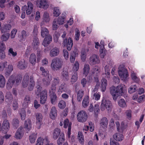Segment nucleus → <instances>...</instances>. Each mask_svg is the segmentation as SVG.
<instances>
[{
	"instance_id": "obj_1",
	"label": "nucleus",
	"mask_w": 145,
	"mask_h": 145,
	"mask_svg": "<svg viewBox=\"0 0 145 145\" xmlns=\"http://www.w3.org/2000/svg\"><path fill=\"white\" fill-rule=\"evenodd\" d=\"M110 93L114 101H116L118 97L123 95L127 92L126 86L123 84H120L117 87L112 86L110 88Z\"/></svg>"
},
{
	"instance_id": "obj_2",
	"label": "nucleus",
	"mask_w": 145,
	"mask_h": 145,
	"mask_svg": "<svg viewBox=\"0 0 145 145\" xmlns=\"http://www.w3.org/2000/svg\"><path fill=\"white\" fill-rule=\"evenodd\" d=\"M37 90L36 94L37 95H40V103L44 104L46 102L47 99V91L46 89L42 91V88L40 86L37 87Z\"/></svg>"
},
{
	"instance_id": "obj_3",
	"label": "nucleus",
	"mask_w": 145,
	"mask_h": 145,
	"mask_svg": "<svg viewBox=\"0 0 145 145\" xmlns=\"http://www.w3.org/2000/svg\"><path fill=\"white\" fill-rule=\"evenodd\" d=\"M63 64V62L61 59L56 57L52 60L51 67L52 70L57 71L61 68Z\"/></svg>"
},
{
	"instance_id": "obj_4",
	"label": "nucleus",
	"mask_w": 145,
	"mask_h": 145,
	"mask_svg": "<svg viewBox=\"0 0 145 145\" xmlns=\"http://www.w3.org/2000/svg\"><path fill=\"white\" fill-rule=\"evenodd\" d=\"M118 73L121 80L126 81L129 78V74L127 69L123 65H120L118 67Z\"/></svg>"
},
{
	"instance_id": "obj_5",
	"label": "nucleus",
	"mask_w": 145,
	"mask_h": 145,
	"mask_svg": "<svg viewBox=\"0 0 145 145\" xmlns=\"http://www.w3.org/2000/svg\"><path fill=\"white\" fill-rule=\"evenodd\" d=\"M111 102L108 100L103 98L102 101L101 105V109L102 111H104L106 109L108 111H110L111 109Z\"/></svg>"
},
{
	"instance_id": "obj_6",
	"label": "nucleus",
	"mask_w": 145,
	"mask_h": 145,
	"mask_svg": "<svg viewBox=\"0 0 145 145\" xmlns=\"http://www.w3.org/2000/svg\"><path fill=\"white\" fill-rule=\"evenodd\" d=\"M31 127H20L16 132L15 137L17 139H21L23 137L24 130L28 133L31 129Z\"/></svg>"
},
{
	"instance_id": "obj_7",
	"label": "nucleus",
	"mask_w": 145,
	"mask_h": 145,
	"mask_svg": "<svg viewBox=\"0 0 145 145\" xmlns=\"http://www.w3.org/2000/svg\"><path fill=\"white\" fill-rule=\"evenodd\" d=\"M77 117L78 121L83 122L88 119V116L86 112L84 110H81L79 112L77 115Z\"/></svg>"
},
{
	"instance_id": "obj_8",
	"label": "nucleus",
	"mask_w": 145,
	"mask_h": 145,
	"mask_svg": "<svg viewBox=\"0 0 145 145\" xmlns=\"http://www.w3.org/2000/svg\"><path fill=\"white\" fill-rule=\"evenodd\" d=\"M36 5L37 7L44 9H47L49 6L48 0H37Z\"/></svg>"
},
{
	"instance_id": "obj_9",
	"label": "nucleus",
	"mask_w": 145,
	"mask_h": 145,
	"mask_svg": "<svg viewBox=\"0 0 145 145\" xmlns=\"http://www.w3.org/2000/svg\"><path fill=\"white\" fill-rule=\"evenodd\" d=\"M34 6L33 4L31 2H28L27 6L25 5L22 7V9L23 10H26V13L27 15L30 14L32 12Z\"/></svg>"
},
{
	"instance_id": "obj_10",
	"label": "nucleus",
	"mask_w": 145,
	"mask_h": 145,
	"mask_svg": "<svg viewBox=\"0 0 145 145\" xmlns=\"http://www.w3.org/2000/svg\"><path fill=\"white\" fill-rule=\"evenodd\" d=\"M36 145H49V141L47 137L43 139L41 137L38 138Z\"/></svg>"
},
{
	"instance_id": "obj_11",
	"label": "nucleus",
	"mask_w": 145,
	"mask_h": 145,
	"mask_svg": "<svg viewBox=\"0 0 145 145\" xmlns=\"http://www.w3.org/2000/svg\"><path fill=\"white\" fill-rule=\"evenodd\" d=\"M63 44L64 45H67V49L68 50H71L73 45V40L70 37L68 39H65L63 41Z\"/></svg>"
},
{
	"instance_id": "obj_12",
	"label": "nucleus",
	"mask_w": 145,
	"mask_h": 145,
	"mask_svg": "<svg viewBox=\"0 0 145 145\" xmlns=\"http://www.w3.org/2000/svg\"><path fill=\"white\" fill-rule=\"evenodd\" d=\"M89 62L90 64H95L99 63L100 60L99 57L95 54L92 55L90 57Z\"/></svg>"
},
{
	"instance_id": "obj_13",
	"label": "nucleus",
	"mask_w": 145,
	"mask_h": 145,
	"mask_svg": "<svg viewBox=\"0 0 145 145\" xmlns=\"http://www.w3.org/2000/svg\"><path fill=\"white\" fill-rule=\"evenodd\" d=\"M17 67L20 69H24L27 67V65L24 60L19 61L17 63Z\"/></svg>"
},
{
	"instance_id": "obj_14",
	"label": "nucleus",
	"mask_w": 145,
	"mask_h": 145,
	"mask_svg": "<svg viewBox=\"0 0 145 145\" xmlns=\"http://www.w3.org/2000/svg\"><path fill=\"white\" fill-rule=\"evenodd\" d=\"M57 115V110L55 106H53L51 109L49 114V116L51 118L54 119Z\"/></svg>"
},
{
	"instance_id": "obj_15",
	"label": "nucleus",
	"mask_w": 145,
	"mask_h": 145,
	"mask_svg": "<svg viewBox=\"0 0 145 145\" xmlns=\"http://www.w3.org/2000/svg\"><path fill=\"white\" fill-rule=\"evenodd\" d=\"M113 138L116 141H121L124 138V136L123 134L119 133H116L113 136Z\"/></svg>"
},
{
	"instance_id": "obj_16",
	"label": "nucleus",
	"mask_w": 145,
	"mask_h": 145,
	"mask_svg": "<svg viewBox=\"0 0 145 145\" xmlns=\"http://www.w3.org/2000/svg\"><path fill=\"white\" fill-rule=\"evenodd\" d=\"M101 82V90L102 91H105L106 89V87L108 85L107 81L106 79L103 78H102Z\"/></svg>"
},
{
	"instance_id": "obj_17",
	"label": "nucleus",
	"mask_w": 145,
	"mask_h": 145,
	"mask_svg": "<svg viewBox=\"0 0 145 145\" xmlns=\"http://www.w3.org/2000/svg\"><path fill=\"white\" fill-rule=\"evenodd\" d=\"M11 28V25L9 24H5L1 29V33L9 32Z\"/></svg>"
},
{
	"instance_id": "obj_18",
	"label": "nucleus",
	"mask_w": 145,
	"mask_h": 145,
	"mask_svg": "<svg viewBox=\"0 0 145 145\" xmlns=\"http://www.w3.org/2000/svg\"><path fill=\"white\" fill-rule=\"evenodd\" d=\"M41 36L43 38L50 35L49 34V31L48 29L45 27H42V25H41Z\"/></svg>"
},
{
	"instance_id": "obj_19",
	"label": "nucleus",
	"mask_w": 145,
	"mask_h": 145,
	"mask_svg": "<svg viewBox=\"0 0 145 145\" xmlns=\"http://www.w3.org/2000/svg\"><path fill=\"white\" fill-rule=\"evenodd\" d=\"M52 39L51 36L48 35L44 38L42 42V45L45 47L47 46L52 41Z\"/></svg>"
},
{
	"instance_id": "obj_20",
	"label": "nucleus",
	"mask_w": 145,
	"mask_h": 145,
	"mask_svg": "<svg viewBox=\"0 0 145 145\" xmlns=\"http://www.w3.org/2000/svg\"><path fill=\"white\" fill-rule=\"evenodd\" d=\"M14 83L15 81L14 78L13 76H10L7 84V88L8 89H10L12 88Z\"/></svg>"
},
{
	"instance_id": "obj_21",
	"label": "nucleus",
	"mask_w": 145,
	"mask_h": 145,
	"mask_svg": "<svg viewBox=\"0 0 145 145\" xmlns=\"http://www.w3.org/2000/svg\"><path fill=\"white\" fill-rule=\"evenodd\" d=\"M59 53V49L57 48H54L50 50V55L51 57H54L58 55Z\"/></svg>"
},
{
	"instance_id": "obj_22",
	"label": "nucleus",
	"mask_w": 145,
	"mask_h": 145,
	"mask_svg": "<svg viewBox=\"0 0 145 145\" xmlns=\"http://www.w3.org/2000/svg\"><path fill=\"white\" fill-rule=\"evenodd\" d=\"M61 130L58 127L55 128L53 133V137L54 139H56L61 134Z\"/></svg>"
},
{
	"instance_id": "obj_23",
	"label": "nucleus",
	"mask_w": 145,
	"mask_h": 145,
	"mask_svg": "<svg viewBox=\"0 0 145 145\" xmlns=\"http://www.w3.org/2000/svg\"><path fill=\"white\" fill-rule=\"evenodd\" d=\"M61 11L58 7H55L53 8V16L55 17H57L60 14Z\"/></svg>"
},
{
	"instance_id": "obj_24",
	"label": "nucleus",
	"mask_w": 145,
	"mask_h": 145,
	"mask_svg": "<svg viewBox=\"0 0 145 145\" xmlns=\"http://www.w3.org/2000/svg\"><path fill=\"white\" fill-rule=\"evenodd\" d=\"M78 138L79 143L81 145H83L84 143V137L83 134L81 132H78Z\"/></svg>"
},
{
	"instance_id": "obj_25",
	"label": "nucleus",
	"mask_w": 145,
	"mask_h": 145,
	"mask_svg": "<svg viewBox=\"0 0 145 145\" xmlns=\"http://www.w3.org/2000/svg\"><path fill=\"white\" fill-rule=\"evenodd\" d=\"M6 74L7 75H9L13 70V66L11 64L7 63V65L5 67Z\"/></svg>"
},
{
	"instance_id": "obj_26",
	"label": "nucleus",
	"mask_w": 145,
	"mask_h": 145,
	"mask_svg": "<svg viewBox=\"0 0 145 145\" xmlns=\"http://www.w3.org/2000/svg\"><path fill=\"white\" fill-rule=\"evenodd\" d=\"M43 21L44 22L48 23L50 20V16L48 13L45 12L42 17Z\"/></svg>"
},
{
	"instance_id": "obj_27",
	"label": "nucleus",
	"mask_w": 145,
	"mask_h": 145,
	"mask_svg": "<svg viewBox=\"0 0 145 145\" xmlns=\"http://www.w3.org/2000/svg\"><path fill=\"white\" fill-rule=\"evenodd\" d=\"M36 56L35 54L33 53L31 54L29 57V62L32 64L34 65L36 62Z\"/></svg>"
},
{
	"instance_id": "obj_28",
	"label": "nucleus",
	"mask_w": 145,
	"mask_h": 145,
	"mask_svg": "<svg viewBox=\"0 0 145 145\" xmlns=\"http://www.w3.org/2000/svg\"><path fill=\"white\" fill-rule=\"evenodd\" d=\"M30 83V81L29 80V77L28 76H26L24 77L22 85V86L25 88Z\"/></svg>"
},
{
	"instance_id": "obj_29",
	"label": "nucleus",
	"mask_w": 145,
	"mask_h": 145,
	"mask_svg": "<svg viewBox=\"0 0 145 145\" xmlns=\"http://www.w3.org/2000/svg\"><path fill=\"white\" fill-rule=\"evenodd\" d=\"M99 51L100 57L102 58L104 57L107 53V51L105 50L103 45H102L101 46Z\"/></svg>"
},
{
	"instance_id": "obj_30",
	"label": "nucleus",
	"mask_w": 145,
	"mask_h": 145,
	"mask_svg": "<svg viewBox=\"0 0 145 145\" xmlns=\"http://www.w3.org/2000/svg\"><path fill=\"white\" fill-rule=\"evenodd\" d=\"M3 34L1 37V39L3 41H6L9 39L10 34L9 32H5L4 33H2Z\"/></svg>"
},
{
	"instance_id": "obj_31",
	"label": "nucleus",
	"mask_w": 145,
	"mask_h": 145,
	"mask_svg": "<svg viewBox=\"0 0 145 145\" xmlns=\"http://www.w3.org/2000/svg\"><path fill=\"white\" fill-rule=\"evenodd\" d=\"M89 102V97L88 96H86L84 97L82 102V105L83 107L86 108L88 105Z\"/></svg>"
},
{
	"instance_id": "obj_32",
	"label": "nucleus",
	"mask_w": 145,
	"mask_h": 145,
	"mask_svg": "<svg viewBox=\"0 0 145 145\" xmlns=\"http://www.w3.org/2000/svg\"><path fill=\"white\" fill-rule=\"evenodd\" d=\"M108 124V120L105 117L102 118L100 121V124L102 127H106Z\"/></svg>"
},
{
	"instance_id": "obj_33",
	"label": "nucleus",
	"mask_w": 145,
	"mask_h": 145,
	"mask_svg": "<svg viewBox=\"0 0 145 145\" xmlns=\"http://www.w3.org/2000/svg\"><path fill=\"white\" fill-rule=\"evenodd\" d=\"M78 75L77 72H75L72 73L71 77V82L73 84L77 80Z\"/></svg>"
},
{
	"instance_id": "obj_34",
	"label": "nucleus",
	"mask_w": 145,
	"mask_h": 145,
	"mask_svg": "<svg viewBox=\"0 0 145 145\" xmlns=\"http://www.w3.org/2000/svg\"><path fill=\"white\" fill-rule=\"evenodd\" d=\"M51 80V78L49 76L44 77L43 80V83L45 86H48L50 85Z\"/></svg>"
},
{
	"instance_id": "obj_35",
	"label": "nucleus",
	"mask_w": 145,
	"mask_h": 145,
	"mask_svg": "<svg viewBox=\"0 0 145 145\" xmlns=\"http://www.w3.org/2000/svg\"><path fill=\"white\" fill-rule=\"evenodd\" d=\"M65 137L64 133H61L57 140V144L59 145L62 144L64 141Z\"/></svg>"
},
{
	"instance_id": "obj_36",
	"label": "nucleus",
	"mask_w": 145,
	"mask_h": 145,
	"mask_svg": "<svg viewBox=\"0 0 145 145\" xmlns=\"http://www.w3.org/2000/svg\"><path fill=\"white\" fill-rule=\"evenodd\" d=\"M40 69L42 76H44V77L49 76L48 72L43 67H41Z\"/></svg>"
},
{
	"instance_id": "obj_37",
	"label": "nucleus",
	"mask_w": 145,
	"mask_h": 145,
	"mask_svg": "<svg viewBox=\"0 0 145 145\" xmlns=\"http://www.w3.org/2000/svg\"><path fill=\"white\" fill-rule=\"evenodd\" d=\"M67 91V89L65 84H62L59 87L58 92H65Z\"/></svg>"
},
{
	"instance_id": "obj_38",
	"label": "nucleus",
	"mask_w": 145,
	"mask_h": 145,
	"mask_svg": "<svg viewBox=\"0 0 145 145\" xmlns=\"http://www.w3.org/2000/svg\"><path fill=\"white\" fill-rule=\"evenodd\" d=\"M50 95L51 103L53 105L55 104L57 101V96L56 94H51Z\"/></svg>"
},
{
	"instance_id": "obj_39",
	"label": "nucleus",
	"mask_w": 145,
	"mask_h": 145,
	"mask_svg": "<svg viewBox=\"0 0 145 145\" xmlns=\"http://www.w3.org/2000/svg\"><path fill=\"white\" fill-rule=\"evenodd\" d=\"M36 118L37 124L39 125L40 124L42 119V115L39 113H37L36 114Z\"/></svg>"
},
{
	"instance_id": "obj_40",
	"label": "nucleus",
	"mask_w": 145,
	"mask_h": 145,
	"mask_svg": "<svg viewBox=\"0 0 145 145\" xmlns=\"http://www.w3.org/2000/svg\"><path fill=\"white\" fill-rule=\"evenodd\" d=\"M137 88V86L135 85L131 86L128 89V93L130 94L135 92Z\"/></svg>"
},
{
	"instance_id": "obj_41",
	"label": "nucleus",
	"mask_w": 145,
	"mask_h": 145,
	"mask_svg": "<svg viewBox=\"0 0 145 145\" xmlns=\"http://www.w3.org/2000/svg\"><path fill=\"white\" fill-rule=\"evenodd\" d=\"M37 134L33 133L29 136V140L31 143H33L35 142L37 138Z\"/></svg>"
},
{
	"instance_id": "obj_42",
	"label": "nucleus",
	"mask_w": 145,
	"mask_h": 145,
	"mask_svg": "<svg viewBox=\"0 0 145 145\" xmlns=\"http://www.w3.org/2000/svg\"><path fill=\"white\" fill-rule=\"evenodd\" d=\"M89 65L88 64L85 65L83 69V74L86 76L89 73Z\"/></svg>"
},
{
	"instance_id": "obj_43",
	"label": "nucleus",
	"mask_w": 145,
	"mask_h": 145,
	"mask_svg": "<svg viewBox=\"0 0 145 145\" xmlns=\"http://www.w3.org/2000/svg\"><path fill=\"white\" fill-rule=\"evenodd\" d=\"M39 45L38 39L37 38L34 39L32 43V46L34 49H37Z\"/></svg>"
},
{
	"instance_id": "obj_44",
	"label": "nucleus",
	"mask_w": 145,
	"mask_h": 145,
	"mask_svg": "<svg viewBox=\"0 0 145 145\" xmlns=\"http://www.w3.org/2000/svg\"><path fill=\"white\" fill-rule=\"evenodd\" d=\"M30 101V98L29 96H26L24 100V102L23 103V105L24 107H25L27 106L29 103Z\"/></svg>"
},
{
	"instance_id": "obj_45",
	"label": "nucleus",
	"mask_w": 145,
	"mask_h": 145,
	"mask_svg": "<svg viewBox=\"0 0 145 145\" xmlns=\"http://www.w3.org/2000/svg\"><path fill=\"white\" fill-rule=\"evenodd\" d=\"M79 62L76 61L73 65L72 69L74 72H76L79 69Z\"/></svg>"
},
{
	"instance_id": "obj_46",
	"label": "nucleus",
	"mask_w": 145,
	"mask_h": 145,
	"mask_svg": "<svg viewBox=\"0 0 145 145\" xmlns=\"http://www.w3.org/2000/svg\"><path fill=\"white\" fill-rule=\"evenodd\" d=\"M5 84V80L4 77L0 74V87H3Z\"/></svg>"
},
{
	"instance_id": "obj_47",
	"label": "nucleus",
	"mask_w": 145,
	"mask_h": 145,
	"mask_svg": "<svg viewBox=\"0 0 145 145\" xmlns=\"http://www.w3.org/2000/svg\"><path fill=\"white\" fill-rule=\"evenodd\" d=\"M84 95V91L82 90H80L78 92L77 95V100L80 101Z\"/></svg>"
},
{
	"instance_id": "obj_48",
	"label": "nucleus",
	"mask_w": 145,
	"mask_h": 145,
	"mask_svg": "<svg viewBox=\"0 0 145 145\" xmlns=\"http://www.w3.org/2000/svg\"><path fill=\"white\" fill-rule=\"evenodd\" d=\"M66 106V103L63 100L60 101L58 104V106L61 109H63Z\"/></svg>"
},
{
	"instance_id": "obj_49",
	"label": "nucleus",
	"mask_w": 145,
	"mask_h": 145,
	"mask_svg": "<svg viewBox=\"0 0 145 145\" xmlns=\"http://www.w3.org/2000/svg\"><path fill=\"white\" fill-rule=\"evenodd\" d=\"M81 83L83 87H84L86 86H88L90 84V82L89 81L87 82L85 78H83L82 80Z\"/></svg>"
},
{
	"instance_id": "obj_50",
	"label": "nucleus",
	"mask_w": 145,
	"mask_h": 145,
	"mask_svg": "<svg viewBox=\"0 0 145 145\" xmlns=\"http://www.w3.org/2000/svg\"><path fill=\"white\" fill-rule=\"evenodd\" d=\"M131 76L132 79L135 82H138L139 81V78L137 76L136 73H135L133 71L131 72Z\"/></svg>"
},
{
	"instance_id": "obj_51",
	"label": "nucleus",
	"mask_w": 145,
	"mask_h": 145,
	"mask_svg": "<svg viewBox=\"0 0 145 145\" xmlns=\"http://www.w3.org/2000/svg\"><path fill=\"white\" fill-rule=\"evenodd\" d=\"M63 79L67 80L69 79V76L68 72L66 71H63L62 73Z\"/></svg>"
},
{
	"instance_id": "obj_52",
	"label": "nucleus",
	"mask_w": 145,
	"mask_h": 145,
	"mask_svg": "<svg viewBox=\"0 0 145 145\" xmlns=\"http://www.w3.org/2000/svg\"><path fill=\"white\" fill-rule=\"evenodd\" d=\"M54 19H56L57 20V24L59 25H61L63 24L65 21V20L64 19V18H61L60 17H59L57 18H55Z\"/></svg>"
},
{
	"instance_id": "obj_53",
	"label": "nucleus",
	"mask_w": 145,
	"mask_h": 145,
	"mask_svg": "<svg viewBox=\"0 0 145 145\" xmlns=\"http://www.w3.org/2000/svg\"><path fill=\"white\" fill-rule=\"evenodd\" d=\"M118 105L122 107H124L126 106L125 102L123 99H121L119 101Z\"/></svg>"
},
{
	"instance_id": "obj_54",
	"label": "nucleus",
	"mask_w": 145,
	"mask_h": 145,
	"mask_svg": "<svg viewBox=\"0 0 145 145\" xmlns=\"http://www.w3.org/2000/svg\"><path fill=\"white\" fill-rule=\"evenodd\" d=\"M63 124L64 127H71L72 125L71 122L67 119L64 120Z\"/></svg>"
},
{
	"instance_id": "obj_55",
	"label": "nucleus",
	"mask_w": 145,
	"mask_h": 145,
	"mask_svg": "<svg viewBox=\"0 0 145 145\" xmlns=\"http://www.w3.org/2000/svg\"><path fill=\"white\" fill-rule=\"evenodd\" d=\"M76 53L74 52H72L70 55V60L71 63H73L75 60Z\"/></svg>"
},
{
	"instance_id": "obj_56",
	"label": "nucleus",
	"mask_w": 145,
	"mask_h": 145,
	"mask_svg": "<svg viewBox=\"0 0 145 145\" xmlns=\"http://www.w3.org/2000/svg\"><path fill=\"white\" fill-rule=\"evenodd\" d=\"M100 110L99 104H96L94 107V113L95 115H97Z\"/></svg>"
},
{
	"instance_id": "obj_57",
	"label": "nucleus",
	"mask_w": 145,
	"mask_h": 145,
	"mask_svg": "<svg viewBox=\"0 0 145 145\" xmlns=\"http://www.w3.org/2000/svg\"><path fill=\"white\" fill-rule=\"evenodd\" d=\"M7 65V61H4L0 63V71H2L4 68Z\"/></svg>"
},
{
	"instance_id": "obj_58",
	"label": "nucleus",
	"mask_w": 145,
	"mask_h": 145,
	"mask_svg": "<svg viewBox=\"0 0 145 145\" xmlns=\"http://www.w3.org/2000/svg\"><path fill=\"white\" fill-rule=\"evenodd\" d=\"M34 85V82L33 80H31L30 81V83L29 84L28 86V88L29 91L32 90L33 89Z\"/></svg>"
},
{
	"instance_id": "obj_59",
	"label": "nucleus",
	"mask_w": 145,
	"mask_h": 145,
	"mask_svg": "<svg viewBox=\"0 0 145 145\" xmlns=\"http://www.w3.org/2000/svg\"><path fill=\"white\" fill-rule=\"evenodd\" d=\"M56 90V87L52 85L50 89L49 90L50 95L55 94Z\"/></svg>"
},
{
	"instance_id": "obj_60",
	"label": "nucleus",
	"mask_w": 145,
	"mask_h": 145,
	"mask_svg": "<svg viewBox=\"0 0 145 145\" xmlns=\"http://www.w3.org/2000/svg\"><path fill=\"white\" fill-rule=\"evenodd\" d=\"M56 20V19H54L53 22L52 27L54 30H56L58 27Z\"/></svg>"
},
{
	"instance_id": "obj_61",
	"label": "nucleus",
	"mask_w": 145,
	"mask_h": 145,
	"mask_svg": "<svg viewBox=\"0 0 145 145\" xmlns=\"http://www.w3.org/2000/svg\"><path fill=\"white\" fill-rule=\"evenodd\" d=\"M22 40H24L26 38L27 36L28 35V34L26 32L24 31L23 30L21 32Z\"/></svg>"
},
{
	"instance_id": "obj_62",
	"label": "nucleus",
	"mask_w": 145,
	"mask_h": 145,
	"mask_svg": "<svg viewBox=\"0 0 145 145\" xmlns=\"http://www.w3.org/2000/svg\"><path fill=\"white\" fill-rule=\"evenodd\" d=\"M20 114L22 120H24L25 118V110L24 109L21 110Z\"/></svg>"
},
{
	"instance_id": "obj_63",
	"label": "nucleus",
	"mask_w": 145,
	"mask_h": 145,
	"mask_svg": "<svg viewBox=\"0 0 145 145\" xmlns=\"http://www.w3.org/2000/svg\"><path fill=\"white\" fill-rule=\"evenodd\" d=\"M8 55L15 57L16 56L17 53L16 52L14 51L12 48H10L8 50Z\"/></svg>"
},
{
	"instance_id": "obj_64",
	"label": "nucleus",
	"mask_w": 145,
	"mask_h": 145,
	"mask_svg": "<svg viewBox=\"0 0 145 145\" xmlns=\"http://www.w3.org/2000/svg\"><path fill=\"white\" fill-rule=\"evenodd\" d=\"M17 31V29H14L12 30L10 33V37L12 39H13L15 37Z\"/></svg>"
}]
</instances>
